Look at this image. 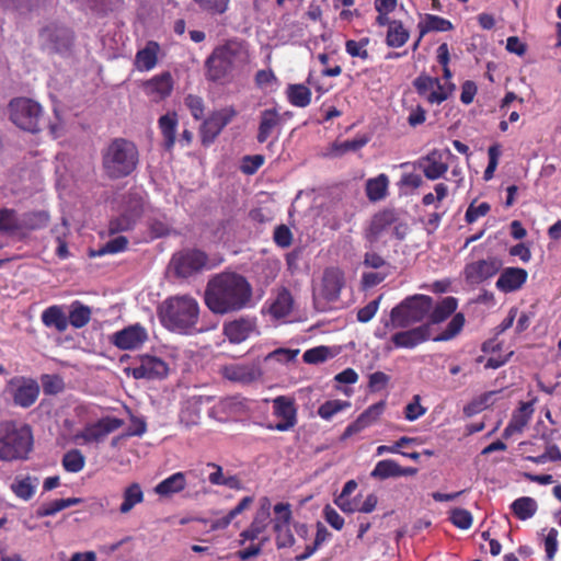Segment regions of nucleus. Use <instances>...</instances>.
Segmentation results:
<instances>
[{
	"mask_svg": "<svg viewBox=\"0 0 561 561\" xmlns=\"http://www.w3.org/2000/svg\"><path fill=\"white\" fill-rule=\"evenodd\" d=\"M534 413L533 403L523 402L519 408L513 413L512 419L503 432L505 438L511 437L516 433H522L528 422L531 420Z\"/></svg>",
	"mask_w": 561,
	"mask_h": 561,
	"instance_id": "obj_26",
	"label": "nucleus"
},
{
	"mask_svg": "<svg viewBox=\"0 0 561 561\" xmlns=\"http://www.w3.org/2000/svg\"><path fill=\"white\" fill-rule=\"evenodd\" d=\"M128 245V240L126 237L119 236L114 239H111L105 245L98 251V253H93L92 255H103V254H114L118 252H123L126 250Z\"/></svg>",
	"mask_w": 561,
	"mask_h": 561,
	"instance_id": "obj_59",
	"label": "nucleus"
},
{
	"mask_svg": "<svg viewBox=\"0 0 561 561\" xmlns=\"http://www.w3.org/2000/svg\"><path fill=\"white\" fill-rule=\"evenodd\" d=\"M38 486V479L31 476H18L10 485V490L16 497L30 501Z\"/></svg>",
	"mask_w": 561,
	"mask_h": 561,
	"instance_id": "obj_32",
	"label": "nucleus"
},
{
	"mask_svg": "<svg viewBox=\"0 0 561 561\" xmlns=\"http://www.w3.org/2000/svg\"><path fill=\"white\" fill-rule=\"evenodd\" d=\"M122 425L123 421L121 419L115 416H105L94 423L87 424L75 435V440L79 444L100 443Z\"/></svg>",
	"mask_w": 561,
	"mask_h": 561,
	"instance_id": "obj_9",
	"label": "nucleus"
},
{
	"mask_svg": "<svg viewBox=\"0 0 561 561\" xmlns=\"http://www.w3.org/2000/svg\"><path fill=\"white\" fill-rule=\"evenodd\" d=\"M389 180L386 174L369 179L366 183V194L369 201L376 202L386 197Z\"/></svg>",
	"mask_w": 561,
	"mask_h": 561,
	"instance_id": "obj_39",
	"label": "nucleus"
},
{
	"mask_svg": "<svg viewBox=\"0 0 561 561\" xmlns=\"http://www.w3.org/2000/svg\"><path fill=\"white\" fill-rule=\"evenodd\" d=\"M178 126V116L175 113H168L159 118V127L164 138L168 149H171L175 142V134Z\"/></svg>",
	"mask_w": 561,
	"mask_h": 561,
	"instance_id": "obj_40",
	"label": "nucleus"
},
{
	"mask_svg": "<svg viewBox=\"0 0 561 561\" xmlns=\"http://www.w3.org/2000/svg\"><path fill=\"white\" fill-rule=\"evenodd\" d=\"M293 297L290 293L283 288L268 306V313L274 319H283L287 317L293 310Z\"/></svg>",
	"mask_w": 561,
	"mask_h": 561,
	"instance_id": "obj_33",
	"label": "nucleus"
},
{
	"mask_svg": "<svg viewBox=\"0 0 561 561\" xmlns=\"http://www.w3.org/2000/svg\"><path fill=\"white\" fill-rule=\"evenodd\" d=\"M380 300H381V296H379L378 298L369 301L366 306H364L363 308L358 309V311H357V320L359 322H362V323L369 322L375 317V314L377 313V311L379 309Z\"/></svg>",
	"mask_w": 561,
	"mask_h": 561,
	"instance_id": "obj_60",
	"label": "nucleus"
},
{
	"mask_svg": "<svg viewBox=\"0 0 561 561\" xmlns=\"http://www.w3.org/2000/svg\"><path fill=\"white\" fill-rule=\"evenodd\" d=\"M351 408V402L346 400H328L318 408V415L324 421H331L336 414Z\"/></svg>",
	"mask_w": 561,
	"mask_h": 561,
	"instance_id": "obj_44",
	"label": "nucleus"
},
{
	"mask_svg": "<svg viewBox=\"0 0 561 561\" xmlns=\"http://www.w3.org/2000/svg\"><path fill=\"white\" fill-rule=\"evenodd\" d=\"M33 436L26 425L12 422L0 424V460L14 461L26 458L31 451Z\"/></svg>",
	"mask_w": 561,
	"mask_h": 561,
	"instance_id": "obj_6",
	"label": "nucleus"
},
{
	"mask_svg": "<svg viewBox=\"0 0 561 561\" xmlns=\"http://www.w3.org/2000/svg\"><path fill=\"white\" fill-rule=\"evenodd\" d=\"M502 267L501 260L488 257L466 265L463 274L466 280L471 285H478L494 276Z\"/></svg>",
	"mask_w": 561,
	"mask_h": 561,
	"instance_id": "obj_16",
	"label": "nucleus"
},
{
	"mask_svg": "<svg viewBox=\"0 0 561 561\" xmlns=\"http://www.w3.org/2000/svg\"><path fill=\"white\" fill-rule=\"evenodd\" d=\"M280 114L276 108H267L261 113L257 130V141L265 142L273 131L280 125Z\"/></svg>",
	"mask_w": 561,
	"mask_h": 561,
	"instance_id": "obj_28",
	"label": "nucleus"
},
{
	"mask_svg": "<svg viewBox=\"0 0 561 561\" xmlns=\"http://www.w3.org/2000/svg\"><path fill=\"white\" fill-rule=\"evenodd\" d=\"M173 90V79L170 72H162L144 83V92L153 102L168 98Z\"/></svg>",
	"mask_w": 561,
	"mask_h": 561,
	"instance_id": "obj_24",
	"label": "nucleus"
},
{
	"mask_svg": "<svg viewBox=\"0 0 561 561\" xmlns=\"http://www.w3.org/2000/svg\"><path fill=\"white\" fill-rule=\"evenodd\" d=\"M511 507L518 519L526 520L535 515L538 506L533 497L523 496L515 500Z\"/></svg>",
	"mask_w": 561,
	"mask_h": 561,
	"instance_id": "obj_42",
	"label": "nucleus"
},
{
	"mask_svg": "<svg viewBox=\"0 0 561 561\" xmlns=\"http://www.w3.org/2000/svg\"><path fill=\"white\" fill-rule=\"evenodd\" d=\"M528 273L522 267H506L502 270L495 287L499 291L510 294L519 290L527 282Z\"/></svg>",
	"mask_w": 561,
	"mask_h": 561,
	"instance_id": "obj_23",
	"label": "nucleus"
},
{
	"mask_svg": "<svg viewBox=\"0 0 561 561\" xmlns=\"http://www.w3.org/2000/svg\"><path fill=\"white\" fill-rule=\"evenodd\" d=\"M274 415L280 421L275 425H270V430L286 432L293 428L297 423V410L293 399L279 396L273 400Z\"/></svg>",
	"mask_w": 561,
	"mask_h": 561,
	"instance_id": "obj_17",
	"label": "nucleus"
},
{
	"mask_svg": "<svg viewBox=\"0 0 561 561\" xmlns=\"http://www.w3.org/2000/svg\"><path fill=\"white\" fill-rule=\"evenodd\" d=\"M42 322L47 328H54L59 332H64L68 328V316L65 308L54 305L46 308L41 316Z\"/></svg>",
	"mask_w": 561,
	"mask_h": 561,
	"instance_id": "obj_29",
	"label": "nucleus"
},
{
	"mask_svg": "<svg viewBox=\"0 0 561 561\" xmlns=\"http://www.w3.org/2000/svg\"><path fill=\"white\" fill-rule=\"evenodd\" d=\"M370 39L368 37H362L358 41L348 39L345 43L346 53L353 58H359L362 60H367L369 57L367 46L369 45Z\"/></svg>",
	"mask_w": 561,
	"mask_h": 561,
	"instance_id": "obj_50",
	"label": "nucleus"
},
{
	"mask_svg": "<svg viewBox=\"0 0 561 561\" xmlns=\"http://www.w3.org/2000/svg\"><path fill=\"white\" fill-rule=\"evenodd\" d=\"M413 85L419 93L430 104H442L455 90L451 82H443L442 79L433 78L426 75L419 76Z\"/></svg>",
	"mask_w": 561,
	"mask_h": 561,
	"instance_id": "obj_8",
	"label": "nucleus"
},
{
	"mask_svg": "<svg viewBox=\"0 0 561 561\" xmlns=\"http://www.w3.org/2000/svg\"><path fill=\"white\" fill-rule=\"evenodd\" d=\"M138 150L134 142L117 138L103 152V168L113 179L129 175L137 167Z\"/></svg>",
	"mask_w": 561,
	"mask_h": 561,
	"instance_id": "obj_5",
	"label": "nucleus"
},
{
	"mask_svg": "<svg viewBox=\"0 0 561 561\" xmlns=\"http://www.w3.org/2000/svg\"><path fill=\"white\" fill-rule=\"evenodd\" d=\"M433 299L426 295H414L405 298L390 312V320L383 327L377 328L375 336L385 340L391 328H408L422 321L432 310Z\"/></svg>",
	"mask_w": 561,
	"mask_h": 561,
	"instance_id": "obj_4",
	"label": "nucleus"
},
{
	"mask_svg": "<svg viewBox=\"0 0 561 561\" xmlns=\"http://www.w3.org/2000/svg\"><path fill=\"white\" fill-rule=\"evenodd\" d=\"M274 512V518L272 519L273 523V529L278 530L282 527L289 526L293 514H291V506L289 503H277L273 507Z\"/></svg>",
	"mask_w": 561,
	"mask_h": 561,
	"instance_id": "obj_47",
	"label": "nucleus"
},
{
	"mask_svg": "<svg viewBox=\"0 0 561 561\" xmlns=\"http://www.w3.org/2000/svg\"><path fill=\"white\" fill-rule=\"evenodd\" d=\"M458 301L454 297H445L432 311L431 320L439 323L446 320L457 309Z\"/></svg>",
	"mask_w": 561,
	"mask_h": 561,
	"instance_id": "obj_45",
	"label": "nucleus"
},
{
	"mask_svg": "<svg viewBox=\"0 0 561 561\" xmlns=\"http://www.w3.org/2000/svg\"><path fill=\"white\" fill-rule=\"evenodd\" d=\"M9 111L10 119L19 128L30 133L39 130L43 108L37 102L26 98H18L10 102Z\"/></svg>",
	"mask_w": 561,
	"mask_h": 561,
	"instance_id": "obj_7",
	"label": "nucleus"
},
{
	"mask_svg": "<svg viewBox=\"0 0 561 561\" xmlns=\"http://www.w3.org/2000/svg\"><path fill=\"white\" fill-rule=\"evenodd\" d=\"M144 501L145 493L142 486L138 482L129 483L122 491V503L118 511L122 515H126Z\"/></svg>",
	"mask_w": 561,
	"mask_h": 561,
	"instance_id": "obj_27",
	"label": "nucleus"
},
{
	"mask_svg": "<svg viewBox=\"0 0 561 561\" xmlns=\"http://www.w3.org/2000/svg\"><path fill=\"white\" fill-rule=\"evenodd\" d=\"M489 163L483 173V179L485 181H490L494 176V172L499 164V159L501 156V146L495 144L488 149Z\"/></svg>",
	"mask_w": 561,
	"mask_h": 561,
	"instance_id": "obj_58",
	"label": "nucleus"
},
{
	"mask_svg": "<svg viewBox=\"0 0 561 561\" xmlns=\"http://www.w3.org/2000/svg\"><path fill=\"white\" fill-rule=\"evenodd\" d=\"M91 319V309L80 301H73L69 307L68 325L80 329L89 323Z\"/></svg>",
	"mask_w": 561,
	"mask_h": 561,
	"instance_id": "obj_37",
	"label": "nucleus"
},
{
	"mask_svg": "<svg viewBox=\"0 0 561 561\" xmlns=\"http://www.w3.org/2000/svg\"><path fill=\"white\" fill-rule=\"evenodd\" d=\"M271 508L272 504L270 499L262 497L251 525L248 529L241 533V537L247 540H254L259 537L260 534L265 531L271 522Z\"/></svg>",
	"mask_w": 561,
	"mask_h": 561,
	"instance_id": "obj_21",
	"label": "nucleus"
},
{
	"mask_svg": "<svg viewBox=\"0 0 561 561\" xmlns=\"http://www.w3.org/2000/svg\"><path fill=\"white\" fill-rule=\"evenodd\" d=\"M343 284V272L337 267H329L323 272L321 280L313 288L314 298L334 301L339 298Z\"/></svg>",
	"mask_w": 561,
	"mask_h": 561,
	"instance_id": "obj_11",
	"label": "nucleus"
},
{
	"mask_svg": "<svg viewBox=\"0 0 561 561\" xmlns=\"http://www.w3.org/2000/svg\"><path fill=\"white\" fill-rule=\"evenodd\" d=\"M186 486V473L175 472L154 486V493L160 496H171L180 493Z\"/></svg>",
	"mask_w": 561,
	"mask_h": 561,
	"instance_id": "obj_31",
	"label": "nucleus"
},
{
	"mask_svg": "<svg viewBox=\"0 0 561 561\" xmlns=\"http://www.w3.org/2000/svg\"><path fill=\"white\" fill-rule=\"evenodd\" d=\"M224 128L210 115L202 125L201 134L204 144H210Z\"/></svg>",
	"mask_w": 561,
	"mask_h": 561,
	"instance_id": "obj_55",
	"label": "nucleus"
},
{
	"mask_svg": "<svg viewBox=\"0 0 561 561\" xmlns=\"http://www.w3.org/2000/svg\"><path fill=\"white\" fill-rule=\"evenodd\" d=\"M274 531L277 548H289L295 543V538L290 530V525Z\"/></svg>",
	"mask_w": 561,
	"mask_h": 561,
	"instance_id": "obj_64",
	"label": "nucleus"
},
{
	"mask_svg": "<svg viewBox=\"0 0 561 561\" xmlns=\"http://www.w3.org/2000/svg\"><path fill=\"white\" fill-rule=\"evenodd\" d=\"M224 378L240 383H250L261 377V369L251 364L232 363L220 369Z\"/></svg>",
	"mask_w": 561,
	"mask_h": 561,
	"instance_id": "obj_22",
	"label": "nucleus"
},
{
	"mask_svg": "<svg viewBox=\"0 0 561 561\" xmlns=\"http://www.w3.org/2000/svg\"><path fill=\"white\" fill-rule=\"evenodd\" d=\"M419 28L421 36L430 32H447L453 30V24L449 20L440 18L438 15L427 14L420 21Z\"/></svg>",
	"mask_w": 561,
	"mask_h": 561,
	"instance_id": "obj_38",
	"label": "nucleus"
},
{
	"mask_svg": "<svg viewBox=\"0 0 561 561\" xmlns=\"http://www.w3.org/2000/svg\"><path fill=\"white\" fill-rule=\"evenodd\" d=\"M388 222L389 220L386 214L376 215L370 222L369 229L367 231V238L371 241L377 239Z\"/></svg>",
	"mask_w": 561,
	"mask_h": 561,
	"instance_id": "obj_61",
	"label": "nucleus"
},
{
	"mask_svg": "<svg viewBox=\"0 0 561 561\" xmlns=\"http://www.w3.org/2000/svg\"><path fill=\"white\" fill-rule=\"evenodd\" d=\"M160 46L156 42H148L147 45L137 51L135 57V67L138 71H149L158 62Z\"/></svg>",
	"mask_w": 561,
	"mask_h": 561,
	"instance_id": "obj_30",
	"label": "nucleus"
},
{
	"mask_svg": "<svg viewBox=\"0 0 561 561\" xmlns=\"http://www.w3.org/2000/svg\"><path fill=\"white\" fill-rule=\"evenodd\" d=\"M287 98L294 106L306 107L311 102V91L304 84H290L287 88Z\"/></svg>",
	"mask_w": 561,
	"mask_h": 561,
	"instance_id": "obj_43",
	"label": "nucleus"
},
{
	"mask_svg": "<svg viewBox=\"0 0 561 561\" xmlns=\"http://www.w3.org/2000/svg\"><path fill=\"white\" fill-rule=\"evenodd\" d=\"M203 403L202 397L188 398L182 405L180 412V422L186 427H192L198 424L201 420V405Z\"/></svg>",
	"mask_w": 561,
	"mask_h": 561,
	"instance_id": "obj_34",
	"label": "nucleus"
},
{
	"mask_svg": "<svg viewBox=\"0 0 561 561\" xmlns=\"http://www.w3.org/2000/svg\"><path fill=\"white\" fill-rule=\"evenodd\" d=\"M249 61L244 42L232 38L214 48L205 61L206 78L220 84L232 79L233 71Z\"/></svg>",
	"mask_w": 561,
	"mask_h": 561,
	"instance_id": "obj_2",
	"label": "nucleus"
},
{
	"mask_svg": "<svg viewBox=\"0 0 561 561\" xmlns=\"http://www.w3.org/2000/svg\"><path fill=\"white\" fill-rule=\"evenodd\" d=\"M476 202L477 201L474 199L472 203H470L466 210L465 220L467 224L476 222L480 218L486 216L491 210V206L489 203L483 202L477 205Z\"/></svg>",
	"mask_w": 561,
	"mask_h": 561,
	"instance_id": "obj_54",
	"label": "nucleus"
},
{
	"mask_svg": "<svg viewBox=\"0 0 561 561\" xmlns=\"http://www.w3.org/2000/svg\"><path fill=\"white\" fill-rule=\"evenodd\" d=\"M335 354L336 352L333 351L331 347L321 345L307 350L304 353L302 358L308 364H319L325 362L329 358L334 357Z\"/></svg>",
	"mask_w": 561,
	"mask_h": 561,
	"instance_id": "obj_48",
	"label": "nucleus"
},
{
	"mask_svg": "<svg viewBox=\"0 0 561 561\" xmlns=\"http://www.w3.org/2000/svg\"><path fill=\"white\" fill-rule=\"evenodd\" d=\"M23 222L12 209L0 210V232H13L20 230Z\"/></svg>",
	"mask_w": 561,
	"mask_h": 561,
	"instance_id": "obj_51",
	"label": "nucleus"
},
{
	"mask_svg": "<svg viewBox=\"0 0 561 561\" xmlns=\"http://www.w3.org/2000/svg\"><path fill=\"white\" fill-rule=\"evenodd\" d=\"M145 209V202L141 196L130 195L126 202L123 214L110 222L112 233L131 229L141 217Z\"/></svg>",
	"mask_w": 561,
	"mask_h": 561,
	"instance_id": "obj_14",
	"label": "nucleus"
},
{
	"mask_svg": "<svg viewBox=\"0 0 561 561\" xmlns=\"http://www.w3.org/2000/svg\"><path fill=\"white\" fill-rule=\"evenodd\" d=\"M255 83L260 89L273 91L277 88V78L271 69L259 70L255 75Z\"/></svg>",
	"mask_w": 561,
	"mask_h": 561,
	"instance_id": "obj_56",
	"label": "nucleus"
},
{
	"mask_svg": "<svg viewBox=\"0 0 561 561\" xmlns=\"http://www.w3.org/2000/svg\"><path fill=\"white\" fill-rule=\"evenodd\" d=\"M410 38L409 31L403 26L401 21L392 20L387 31L386 44L392 48L402 47Z\"/></svg>",
	"mask_w": 561,
	"mask_h": 561,
	"instance_id": "obj_35",
	"label": "nucleus"
},
{
	"mask_svg": "<svg viewBox=\"0 0 561 561\" xmlns=\"http://www.w3.org/2000/svg\"><path fill=\"white\" fill-rule=\"evenodd\" d=\"M85 458L78 449H71L62 457V467L66 471L77 473L83 469Z\"/></svg>",
	"mask_w": 561,
	"mask_h": 561,
	"instance_id": "obj_49",
	"label": "nucleus"
},
{
	"mask_svg": "<svg viewBox=\"0 0 561 561\" xmlns=\"http://www.w3.org/2000/svg\"><path fill=\"white\" fill-rule=\"evenodd\" d=\"M450 156L451 152L449 150H433L427 156L423 157L419 164L425 178L431 181L443 178L448 171V163L446 162V158Z\"/></svg>",
	"mask_w": 561,
	"mask_h": 561,
	"instance_id": "obj_18",
	"label": "nucleus"
},
{
	"mask_svg": "<svg viewBox=\"0 0 561 561\" xmlns=\"http://www.w3.org/2000/svg\"><path fill=\"white\" fill-rule=\"evenodd\" d=\"M450 522L459 529H469L472 526V514L465 508L456 507L450 511Z\"/></svg>",
	"mask_w": 561,
	"mask_h": 561,
	"instance_id": "obj_53",
	"label": "nucleus"
},
{
	"mask_svg": "<svg viewBox=\"0 0 561 561\" xmlns=\"http://www.w3.org/2000/svg\"><path fill=\"white\" fill-rule=\"evenodd\" d=\"M82 502V499L80 497H68V499H58L54 500L51 502L45 503L41 506V508L37 511V515L39 517L45 516H53L57 514L58 512L68 508L70 506L80 504Z\"/></svg>",
	"mask_w": 561,
	"mask_h": 561,
	"instance_id": "obj_41",
	"label": "nucleus"
},
{
	"mask_svg": "<svg viewBox=\"0 0 561 561\" xmlns=\"http://www.w3.org/2000/svg\"><path fill=\"white\" fill-rule=\"evenodd\" d=\"M238 411V404L233 398H225L217 402L208 412L209 417L219 422H226Z\"/></svg>",
	"mask_w": 561,
	"mask_h": 561,
	"instance_id": "obj_36",
	"label": "nucleus"
},
{
	"mask_svg": "<svg viewBox=\"0 0 561 561\" xmlns=\"http://www.w3.org/2000/svg\"><path fill=\"white\" fill-rule=\"evenodd\" d=\"M465 317L462 313H456L450 322L447 324V328L442 332L439 340L448 341L455 337L463 328Z\"/></svg>",
	"mask_w": 561,
	"mask_h": 561,
	"instance_id": "obj_57",
	"label": "nucleus"
},
{
	"mask_svg": "<svg viewBox=\"0 0 561 561\" xmlns=\"http://www.w3.org/2000/svg\"><path fill=\"white\" fill-rule=\"evenodd\" d=\"M148 335L146 330L139 325H129L113 334L112 343L121 350H134L140 347Z\"/></svg>",
	"mask_w": 561,
	"mask_h": 561,
	"instance_id": "obj_20",
	"label": "nucleus"
},
{
	"mask_svg": "<svg viewBox=\"0 0 561 561\" xmlns=\"http://www.w3.org/2000/svg\"><path fill=\"white\" fill-rule=\"evenodd\" d=\"M207 265V256L199 250H185L173 255L171 266L180 277H188Z\"/></svg>",
	"mask_w": 561,
	"mask_h": 561,
	"instance_id": "obj_10",
	"label": "nucleus"
},
{
	"mask_svg": "<svg viewBox=\"0 0 561 561\" xmlns=\"http://www.w3.org/2000/svg\"><path fill=\"white\" fill-rule=\"evenodd\" d=\"M256 333L257 325L254 318H239L224 325L225 336L233 344L242 343Z\"/></svg>",
	"mask_w": 561,
	"mask_h": 561,
	"instance_id": "obj_19",
	"label": "nucleus"
},
{
	"mask_svg": "<svg viewBox=\"0 0 561 561\" xmlns=\"http://www.w3.org/2000/svg\"><path fill=\"white\" fill-rule=\"evenodd\" d=\"M385 401H379L368 407L363 413L359 414V416L353 423H351L346 427L344 436H352L353 434L359 433L363 430L375 424L385 412Z\"/></svg>",
	"mask_w": 561,
	"mask_h": 561,
	"instance_id": "obj_25",
	"label": "nucleus"
},
{
	"mask_svg": "<svg viewBox=\"0 0 561 561\" xmlns=\"http://www.w3.org/2000/svg\"><path fill=\"white\" fill-rule=\"evenodd\" d=\"M202 11L213 15L226 13L230 5V0H193Z\"/></svg>",
	"mask_w": 561,
	"mask_h": 561,
	"instance_id": "obj_52",
	"label": "nucleus"
},
{
	"mask_svg": "<svg viewBox=\"0 0 561 561\" xmlns=\"http://www.w3.org/2000/svg\"><path fill=\"white\" fill-rule=\"evenodd\" d=\"M426 412V409L422 407L420 403V397L415 396L413 400L408 403V405L404 409V417L408 421H415L420 419L422 415H424Z\"/></svg>",
	"mask_w": 561,
	"mask_h": 561,
	"instance_id": "obj_63",
	"label": "nucleus"
},
{
	"mask_svg": "<svg viewBox=\"0 0 561 561\" xmlns=\"http://www.w3.org/2000/svg\"><path fill=\"white\" fill-rule=\"evenodd\" d=\"M252 287L242 275L220 273L209 279L205 290V304L217 314L239 311L248 307Z\"/></svg>",
	"mask_w": 561,
	"mask_h": 561,
	"instance_id": "obj_1",
	"label": "nucleus"
},
{
	"mask_svg": "<svg viewBox=\"0 0 561 561\" xmlns=\"http://www.w3.org/2000/svg\"><path fill=\"white\" fill-rule=\"evenodd\" d=\"M399 463L392 459L380 460L370 472V477L378 480H386L398 477Z\"/></svg>",
	"mask_w": 561,
	"mask_h": 561,
	"instance_id": "obj_46",
	"label": "nucleus"
},
{
	"mask_svg": "<svg viewBox=\"0 0 561 561\" xmlns=\"http://www.w3.org/2000/svg\"><path fill=\"white\" fill-rule=\"evenodd\" d=\"M7 389L15 405L28 408L35 403L39 394L38 383L30 378H12Z\"/></svg>",
	"mask_w": 561,
	"mask_h": 561,
	"instance_id": "obj_12",
	"label": "nucleus"
},
{
	"mask_svg": "<svg viewBox=\"0 0 561 561\" xmlns=\"http://www.w3.org/2000/svg\"><path fill=\"white\" fill-rule=\"evenodd\" d=\"M428 337L426 327H417L411 330L399 331L391 335L385 343L383 350L388 353L397 348H414Z\"/></svg>",
	"mask_w": 561,
	"mask_h": 561,
	"instance_id": "obj_15",
	"label": "nucleus"
},
{
	"mask_svg": "<svg viewBox=\"0 0 561 561\" xmlns=\"http://www.w3.org/2000/svg\"><path fill=\"white\" fill-rule=\"evenodd\" d=\"M128 370L135 379H162L169 374V365L159 357L144 355Z\"/></svg>",
	"mask_w": 561,
	"mask_h": 561,
	"instance_id": "obj_13",
	"label": "nucleus"
},
{
	"mask_svg": "<svg viewBox=\"0 0 561 561\" xmlns=\"http://www.w3.org/2000/svg\"><path fill=\"white\" fill-rule=\"evenodd\" d=\"M158 316L168 330L180 334H193L199 318V305L190 295H175L167 298L158 309Z\"/></svg>",
	"mask_w": 561,
	"mask_h": 561,
	"instance_id": "obj_3",
	"label": "nucleus"
},
{
	"mask_svg": "<svg viewBox=\"0 0 561 561\" xmlns=\"http://www.w3.org/2000/svg\"><path fill=\"white\" fill-rule=\"evenodd\" d=\"M545 551L548 560H552L558 551V530L550 528L543 539Z\"/></svg>",
	"mask_w": 561,
	"mask_h": 561,
	"instance_id": "obj_62",
	"label": "nucleus"
}]
</instances>
